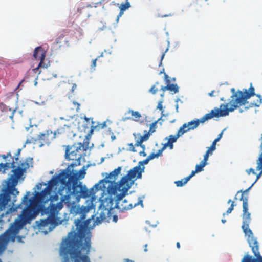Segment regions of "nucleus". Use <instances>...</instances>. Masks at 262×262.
Wrapping results in <instances>:
<instances>
[{
    "label": "nucleus",
    "mask_w": 262,
    "mask_h": 262,
    "mask_svg": "<svg viewBox=\"0 0 262 262\" xmlns=\"http://www.w3.org/2000/svg\"><path fill=\"white\" fill-rule=\"evenodd\" d=\"M220 140V139H218L217 137L214 141L217 143Z\"/></svg>",
    "instance_id": "680f3d73"
},
{
    "label": "nucleus",
    "mask_w": 262,
    "mask_h": 262,
    "mask_svg": "<svg viewBox=\"0 0 262 262\" xmlns=\"http://www.w3.org/2000/svg\"><path fill=\"white\" fill-rule=\"evenodd\" d=\"M64 38L63 34H60L56 39V43L61 45L62 43V40Z\"/></svg>",
    "instance_id": "2f4dec72"
},
{
    "label": "nucleus",
    "mask_w": 262,
    "mask_h": 262,
    "mask_svg": "<svg viewBox=\"0 0 262 262\" xmlns=\"http://www.w3.org/2000/svg\"><path fill=\"white\" fill-rule=\"evenodd\" d=\"M57 123L60 126L54 132V133H56V136L57 134L64 135L67 136H71L74 135L73 122L61 117L60 120L57 121Z\"/></svg>",
    "instance_id": "4468645a"
},
{
    "label": "nucleus",
    "mask_w": 262,
    "mask_h": 262,
    "mask_svg": "<svg viewBox=\"0 0 262 262\" xmlns=\"http://www.w3.org/2000/svg\"><path fill=\"white\" fill-rule=\"evenodd\" d=\"M216 142H215L214 141H213L211 146H213L214 147H216Z\"/></svg>",
    "instance_id": "13d9d810"
},
{
    "label": "nucleus",
    "mask_w": 262,
    "mask_h": 262,
    "mask_svg": "<svg viewBox=\"0 0 262 262\" xmlns=\"http://www.w3.org/2000/svg\"><path fill=\"white\" fill-rule=\"evenodd\" d=\"M251 186L243 191L242 190L238 191L237 194L242 192L240 200L243 201V214H242V228L245 234V236L247 237V240L250 247L254 255L257 254V253H260L259 251V244L256 238L254 237L252 230L249 228V224L251 221V213L248 211V197L247 192L251 188Z\"/></svg>",
    "instance_id": "20e7f679"
},
{
    "label": "nucleus",
    "mask_w": 262,
    "mask_h": 262,
    "mask_svg": "<svg viewBox=\"0 0 262 262\" xmlns=\"http://www.w3.org/2000/svg\"><path fill=\"white\" fill-rule=\"evenodd\" d=\"M143 148V150L140 152V155H142L143 156H146V154L144 152L145 148L144 149L143 148Z\"/></svg>",
    "instance_id": "09e8293b"
},
{
    "label": "nucleus",
    "mask_w": 262,
    "mask_h": 262,
    "mask_svg": "<svg viewBox=\"0 0 262 262\" xmlns=\"http://www.w3.org/2000/svg\"><path fill=\"white\" fill-rule=\"evenodd\" d=\"M149 161V160L147 158H146L145 160L140 161L138 165H140V167L142 165L143 167L144 165L148 164Z\"/></svg>",
    "instance_id": "72a5a7b5"
},
{
    "label": "nucleus",
    "mask_w": 262,
    "mask_h": 262,
    "mask_svg": "<svg viewBox=\"0 0 262 262\" xmlns=\"http://www.w3.org/2000/svg\"><path fill=\"white\" fill-rule=\"evenodd\" d=\"M231 203L230 207L227 209L225 213H224L223 215L225 216L226 214H228L230 213L234 209V207L236 205L234 201H232L231 199H229L228 201V203L229 204Z\"/></svg>",
    "instance_id": "c85d7f7f"
},
{
    "label": "nucleus",
    "mask_w": 262,
    "mask_h": 262,
    "mask_svg": "<svg viewBox=\"0 0 262 262\" xmlns=\"http://www.w3.org/2000/svg\"><path fill=\"white\" fill-rule=\"evenodd\" d=\"M20 151V150L19 149L18 152V154H19Z\"/></svg>",
    "instance_id": "774afa93"
},
{
    "label": "nucleus",
    "mask_w": 262,
    "mask_h": 262,
    "mask_svg": "<svg viewBox=\"0 0 262 262\" xmlns=\"http://www.w3.org/2000/svg\"><path fill=\"white\" fill-rule=\"evenodd\" d=\"M35 75L34 76V85H36L37 84V73H35Z\"/></svg>",
    "instance_id": "49530a36"
},
{
    "label": "nucleus",
    "mask_w": 262,
    "mask_h": 262,
    "mask_svg": "<svg viewBox=\"0 0 262 262\" xmlns=\"http://www.w3.org/2000/svg\"><path fill=\"white\" fill-rule=\"evenodd\" d=\"M60 201L57 204H54L52 202L58 199V196L56 194L54 198L51 199V202L49 206L47 208V213L49 214V216L45 219L40 220L38 226L40 227H45L49 225H56V216L57 215L59 210L63 208V203H65L64 201L62 200V196H60Z\"/></svg>",
    "instance_id": "6e6552de"
},
{
    "label": "nucleus",
    "mask_w": 262,
    "mask_h": 262,
    "mask_svg": "<svg viewBox=\"0 0 262 262\" xmlns=\"http://www.w3.org/2000/svg\"><path fill=\"white\" fill-rule=\"evenodd\" d=\"M107 191L108 194L111 195H116V205L115 207L122 211L131 209L134 207H135L140 204L141 205L143 204V201L142 200H139L138 202L134 203V205H133L132 203H129L126 199L123 200V198L127 194V192H125L124 194L123 191L122 190L121 188L117 189L116 190V192L114 194L109 192V187H108Z\"/></svg>",
    "instance_id": "9d476101"
},
{
    "label": "nucleus",
    "mask_w": 262,
    "mask_h": 262,
    "mask_svg": "<svg viewBox=\"0 0 262 262\" xmlns=\"http://www.w3.org/2000/svg\"><path fill=\"white\" fill-rule=\"evenodd\" d=\"M56 133L51 130H47L44 133H40L37 136L29 135L26 143L28 144H35L37 142L41 143L40 146L45 144L50 143L51 140L55 138Z\"/></svg>",
    "instance_id": "f8f14e48"
},
{
    "label": "nucleus",
    "mask_w": 262,
    "mask_h": 262,
    "mask_svg": "<svg viewBox=\"0 0 262 262\" xmlns=\"http://www.w3.org/2000/svg\"><path fill=\"white\" fill-rule=\"evenodd\" d=\"M254 257L246 254L241 260V262H262V256L260 253L254 255Z\"/></svg>",
    "instance_id": "f3484780"
},
{
    "label": "nucleus",
    "mask_w": 262,
    "mask_h": 262,
    "mask_svg": "<svg viewBox=\"0 0 262 262\" xmlns=\"http://www.w3.org/2000/svg\"><path fill=\"white\" fill-rule=\"evenodd\" d=\"M168 139V141L167 143L163 144L162 149L164 150L167 147H169L170 149H173V143L176 142L177 141V139L179 137H177V136L170 135L169 136Z\"/></svg>",
    "instance_id": "a211bd4d"
},
{
    "label": "nucleus",
    "mask_w": 262,
    "mask_h": 262,
    "mask_svg": "<svg viewBox=\"0 0 262 262\" xmlns=\"http://www.w3.org/2000/svg\"><path fill=\"white\" fill-rule=\"evenodd\" d=\"M130 6V3L128 2H126L125 4H121L120 7V15H121V14L123 12V11L128 9Z\"/></svg>",
    "instance_id": "c756f323"
},
{
    "label": "nucleus",
    "mask_w": 262,
    "mask_h": 262,
    "mask_svg": "<svg viewBox=\"0 0 262 262\" xmlns=\"http://www.w3.org/2000/svg\"><path fill=\"white\" fill-rule=\"evenodd\" d=\"M96 61H97V58L92 60L91 66V68L92 70H95V68L96 66Z\"/></svg>",
    "instance_id": "4c0bfd02"
},
{
    "label": "nucleus",
    "mask_w": 262,
    "mask_h": 262,
    "mask_svg": "<svg viewBox=\"0 0 262 262\" xmlns=\"http://www.w3.org/2000/svg\"><path fill=\"white\" fill-rule=\"evenodd\" d=\"M216 149V147H214L213 146H210V147H209L207 150L206 151H209V154L211 155L212 154V152L213 151H214Z\"/></svg>",
    "instance_id": "58836bf2"
},
{
    "label": "nucleus",
    "mask_w": 262,
    "mask_h": 262,
    "mask_svg": "<svg viewBox=\"0 0 262 262\" xmlns=\"http://www.w3.org/2000/svg\"><path fill=\"white\" fill-rule=\"evenodd\" d=\"M168 76L165 73V80L166 83H168V90L173 92L174 93H177L179 92V87L176 84H170V80L168 79Z\"/></svg>",
    "instance_id": "aec40b11"
},
{
    "label": "nucleus",
    "mask_w": 262,
    "mask_h": 262,
    "mask_svg": "<svg viewBox=\"0 0 262 262\" xmlns=\"http://www.w3.org/2000/svg\"><path fill=\"white\" fill-rule=\"evenodd\" d=\"M210 155L209 154V151H206L205 155H204V159L202 161L203 162H204L206 164H207V161L208 160V158Z\"/></svg>",
    "instance_id": "473e14b6"
},
{
    "label": "nucleus",
    "mask_w": 262,
    "mask_h": 262,
    "mask_svg": "<svg viewBox=\"0 0 262 262\" xmlns=\"http://www.w3.org/2000/svg\"><path fill=\"white\" fill-rule=\"evenodd\" d=\"M30 194L29 191L27 192L21 203L16 207L11 208L13 209V211H14L17 208H22L23 204L26 205L18 217L10 224L9 228L0 235V254L5 250L10 241H15L20 230L35 217L39 206L47 202L50 195V193L45 189L40 192H36L31 199H29Z\"/></svg>",
    "instance_id": "f03ea898"
},
{
    "label": "nucleus",
    "mask_w": 262,
    "mask_h": 262,
    "mask_svg": "<svg viewBox=\"0 0 262 262\" xmlns=\"http://www.w3.org/2000/svg\"><path fill=\"white\" fill-rule=\"evenodd\" d=\"M150 135L149 132L145 130L144 131V134L143 136H141L140 138L136 141L135 145L137 147L141 146L142 148H145V146L142 145V143L147 140Z\"/></svg>",
    "instance_id": "6ab92c4d"
},
{
    "label": "nucleus",
    "mask_w": 262,
    "mask_h": 262,
    "mask_svg": "<svg viewBox=\"0 0 262 262\" xmlns=\"http://www.w3.org/2000/svg\"><path fill=\"white\" fill-rule=\"evenodd\" d=\"M176 246L177 248L180 249V244L179 242H178L176 244Z\"/></svg>",
    "instance_id": "bf43d9fd"
},
{
    "label": "nucleus",
    "mask_w": 262,
    "mask_h": 262,
    "mask_svg": "<svg viewBox=\"0 0 262 262\" xmlns=\"http://www.w3.org/2000/svg\"><path fill=\"white\" fill-rule=\"evenodd\" d=\"M237 194H236V195H235V197H234V199H235V200H236V199H237V198H236V195H237Z\"/></svg>",
    "instance_id": "0e129e2a"
},
{
    "label": "nucleus",
    "mask_w": 262,
    "mask_h": 262,
    "mask_svg": "<svg viewBox=\"0 0 262 262\" xmlns=\"http://www.w3.org/2000/svg\"><path fill=\"white\" fill-rule=\"evenodd\" d=\"M68 168L63 170L57 176H53L45 189L51 194L53 188L58 183L60 186L58 193L62 196V200L69 209L70 214L79 217L75 220L77 232L72 231L63 241L60 247L59 254L61 262H91L88 256L91 248V238L86 237L88 226L91 219L85 220L90 208L87 206L76 204L73 194L76 193L78 186L74 176L70 177Z\"/></svg>",
    "instance_id": "f257e3e1"
},
{
    "label": "nucleus",
    "mask_w": 262,
    "mask_h": 262,
    "mask_svg": "<svg viewBox=\"0 0 262 262\" xmlns=\"http://www.w3.org/2000/svg\"><path fill=\"white\" fill-rule=\"evenodd\" d=\"M2 157L3 159H6L7 158H8V157H11V155L10 152L9 153H7V155H3L2 156Z\"/></svg>",
    "instance_id": "c03bdc74"
},
{
    "label": "nucleus",
    "mask_w": 262,
    "mask_h": 262,
    "mask_svg": "<svg viewBox=\"0 0 262 262\" xmlns=\"http://www.w3.org/2000/svg\"><path fill=\"white\" fill-rule=\"evenodd\" d=\"M157 122H158V121H156L152 122L150 124V128H149V130L148 131V132H149V133L151 134V133H152L154 132H155V129H156V128Z\"/></svg>",
    "instance_id": "7c9ffc66"
},
{
    "label": "nucleus",
    "mask_w": 262,
    "mask_h": 262,
    "mask_svg": "<svg viewBox=\"0 0 262 262\" xmlns=\"http://www.w3.org/2000/svg\"><path fill=\"white\" fill-rule=\"evenodd\" d=\"M129 146V150L132 152H135L136 151V150L135 148V146H136L135 145H133V143H129L128 144Z\"/></svg>",
    "instance_id": "e433bc0d"
},
{
    "label": "nucleus",
    "mask_w": 262,
    "mask_h": 262,
    "mask_svg": "<svg viewBox=\"0 0 262 262\" xmlns=\"http://www.w3.org/2000/svg\"><path fill=\"white\" fill-rule=\"evenodd\" d=\"M106 127V123L105 121L102 123H98L97 125L92 124L91 126L90 133H92L94 131H99L100 130Z\"/></svg>",
    "instance_id": "412c9836"
},
{
    "label": "nucleus",
    "mask_w": 262,
    "mask_h": 262,
    "mask_svg": "<svg viewBox=\"0 0 262 262\" xmlns=\"http://www.w3.org/2000/svg\"><path fill=\"white\" fill-rule=\"evenodd\" d=\"M191 178L190 176H188V177L185 178L184 179H182L181 180H179L175 182V184L178 187H181L186 184L187 182Z\"/></svg>",
    "instance_id": "b1692460"
},
{
    "label": "nucleus",
    "mask_w": 262,
    "mask_h": 262,
    "mask_svg": "<svg viewBox=\"0 0 262 262\" xmlns=\"http://www.w3.org/2000/svg\"><path fill=\"white\" fill-rule=\"evenodd\" d=\"M147 246H148V245H147V244H145V245H144V251L145 252H147V251H148L147 248Z\"/></svg>",
    "instance_id": "6e6d98bb"
},
{
    "label": "nucleus",
    "mask_w": 262,
    "mask_h": 262,
    "mask_svg": "<svg viewBox=\"0 0 262 262\" xmlns=\"http://www.w3.org/2000/svg\"><path fill=\"white\" fill-rule=\"evenodd\" d=\"M162 73H164L165 74V73H164V69H163L160 72L159 74Z\"/></svg>",
    "instance_id": "052dcab7"
},
{
    "label": "nucleus",
    "mask_w": 262,
    "mask_h": 262,
    "mask_svg": "<svg viewBox=\"0 0 262 262\" xmlns=\"http://www.w3.org/2000/svg\"><path fill=\"white\" fill-rule=\"evenodd\" d=\"M226 220L225 219H222V222L223 223H226Z\"/></svg>",
    "instance_id": "e2e57ef3"
},
{
    "label": "nucleus",
    "mask_w": 262,
    "mask_h": 262,
    "mask_svg": "<svg viewBox=\"0 0 262 262\" xmlns=\"http://www.w3.org/2000/svg\"><path fill=\"white\" fill-rule=\"evenodd\" d=\"M95 189V190L96 191H98L99 189H101V186L100 185V183H97L93 187V188L92 189V190L93 189Z\"/></svg>",
    "instance_id": "ea45409f"
},
{
    "label": "nucleus",
    "mask_w": 262,
    "mask_h": 262,
    "mask_svg": "<svg viewBox=\"0 0 262 262\" xmlns=\"http://www.w3.org/2000/svg\"><path fill=\"white\" fill-rule=\"evenodd\" d=\"M122 167L121 166L118 167L116 169L111 172L102 181L110 183L108 186L110 187L111 185L116 183L114 181L120 173Z\"/></svg>",
    "instance_id": "2eb2a0df"
},
{
    "label": "nucleus",
    "mask_w": 262,
    "mask_h": 262,
    "mask_svg": "<svg viewBox=\"0 0 262 262\" xmlns=\"http://www.w3.org/2000/svg\"><path fill=\"white\" fill-rule=\"evenodd\" d=\"M73 104L74 105V106L76 107V111L79 112V110L80 109V104L79 103H78L76 101H73Z\"/></svg>",
    "instance_id": "c9c22d12"
},
{
    "label": "nucleus",
    "mask_w": 262,
    "mask_h": 262,
    "mask_svg": "<svg viewBox=\"0 0 262 262\" xmlns=\"http://www.w3.org/2000/svg\"><path fill=\"white\" fill-rule=\"evenodd\" d=\"M207 164L205 163L204 162H203L201 161L199 164H198L195 166V170H193L190 176L191 177V178L195 175L196 173L201 172L204 170V167L205 166H206Z\"/></svg>",
    "instance_id": "5701e85b"
},
{
    "label": "nucleus",
    "mask_w": 262,
    "mask_h": 262,
    "mask_svg": "<svg viewBox=\"0 0 262 262\" xmlns=\"http://www.w3.org/2000/svg\"><path fill=\"white\" fill-rule=\"evenodd\" d=\"M200 123L201 122L199 119L192 120L188 123H186V128L189 130L194 129L199 125Z\"/></svg>",
    "instance_id": "4be33fe9"
},
{
    "label": "nucleus",
    "mask_w": 262,
    "mask_h": 262,
    "mask_svg": "<svg viewBox=\"0 0 262 262\" xmlns=\"http://www.w3.org/2000/svg\"><path fill=\"white\" fill-rule=\"evenodd\" d=\"M15 161L14 160L11 163H0V172H2L3 173H5L6 171L7 170H8L10 167L13 168V170H12V173L10 174V176L8 178L6 182V186L5 187H7V181H8L9 178L11 177V175L13 174L14 172V171L16 169H18L19 171H22L23 173L21 176L20 177V178L18 179V181L20 180L22 176L24 174V173L26 171L27 169L29 168V164L27 162H24L21 163L20 164H18V166H17L15 164L18 163V161H19V159L18 157H16L15 158Z\"/></svg>",
    "instance_id": "9b49d317"
},
{
    "label": "nucleus",
    "mask_w": 262,
    "mask_h": 262,
    "mask_svg": "<svg viewBox=\"0 0 262 262\" xmlns=\"http://www.w3.org/2000/svg\"><path fill=\"white\" fill-rule=\"evenodd\" d=\"M124 262H134L133 260H130L128 258H125L124 259Z\"/></svg>",
    "instance_id": "864d4df0"
},
{
    "label": "nucleus",
    "mask_w": 262,
    "mask_h": 262,
    "mask_svg": "<svg viewBox=\"0 0 262 262\" xmlns=\"http://www.w3.org/2000/svg\"><path fill=\"white\" fill-rule=\"evenodd\" d=\"M83 119L85 121V123L84 124V128H91L92 124H95V122L93 121V118H88L86 116L83 117Z\"/></svg>",
    "instance_id": "393cba45"
},
{
    "label": "nucleus",
    "mask_w": 262,
    "mask_h": 262,
    "mask_svg": "<svg viewBox=\"0 0 262 262\" xmlns=\"http://www.w3.org/2000/svg\"><path fill=\"white\" fill-rule=\"evenodd\" d=\"M214 92L215 91L214 90L212 91L211 92L208 93V95L210 97H213L214 96L213 93H214Z\"/></svg>",
    "instance_id": "3c124183"
},
{
    "label": "nucleus",
    "mask_w": 262,
    "mask_h": 262,
    "mask_svg": "<svg viewBox=\"0 0 262 262\" xmlns=\"http://www.w3.org/2000/svg\"><path fill=\"white\" fill-rule=\"evenodd\" d=\"M6 110H9L10 112H11V114L9 116V117L11 118V119H13V115H14V114L15 112V110L13 109V110H11V108H8V107H6L5 108Z\"/></svg>",
    "instance_id": "f704fd0d"
},
{
    "label": "nucleus",
    "mask_w": 262,
    "mask_h": 262,
    "mask_svg": "<svg viewBox=\"0 0 262 262\" xmlns=\"http://www.w3.org/2000/svg\"><path fill=\"white\" fill-rule=\"evenodd\" d=\"M77 88V85L75 83L73 84L71 91L72 92H73L75 89H76Z\"/></svg>",
    "instance_id": "8fccbe9b"
},
{
    "label": "nucleus",
    "mask_w": 262,
    "mask_h": 262,
    "mask_svg": "<svg viewBox=\"0 0 262 262\" xmlns=\"http://www.w3.org/2000/svg\"><path fill=\"white\" fill-rule=\"evenodd\" d=\"M26 78V77H25L24 79H23L19 82L17 87L16 88V90L18 89V88L21 85V83L25 80Z\"/></svg>",
    "instance_id": "de8ad7c7"
},
{
    "label": "nucleus",
    "mask_w": 262,
    "mask_h": 262,
    "mask_svg": "<svg viewBox=\"0 0 262 262\" xmlns=\"http://www.w3.org/2000/svg\"><path fill=\"white\" fill-rule=\"evenodd\" d=\"M222 135H223V131L218 135V137H217L218 139H221V138L222 137Z\"/></svg>",
    "instance_id": "4d7b16f0"
},
{
    "label": "nucleus",
    "mask_w": 262,
    "mask_h": 262,
    "mask_svg": "<svg viewBox=\"0 0 262 262\" xmlns=\"http://www.w3.org/2000/svg\"><path fill=\"white\" fill-rule=\"evenodd\" d=\"M255 95L254 88L252 85L249 88V91L247 89H245L243 92L238 91L232 96V99L230 102V107L229 108H228V103L222 104L220 105V108L216 107L212 110L209 113L205 114L202 117L200 121L201 123H204L213 117L226 116L229 114V112H233L242 104H244L246 103V99Z\"/></svg>",
    "instance_id": "7ed1b4c3"
},
{
    "label": "nucleus",
    "mask_w": 262,
    "mask_h": 262,
    "mask_svg": "<svg viewBox=\"0 0 262 262\" xmlns=\"http://www.w3.org/2000/svg\"><path fill=\"white\" fill-rule=\"evenodd\" d=\"M167 85L165 86H162L161 88V90L163 91V92H165L166 90H168V83H166Z\"/></svg>",
    "instance_id": "a18cd8bd"
},
{
    "label": "nucleus",
    "mask_w": 262,
    "mask_h": 262,
    "mask_svg": "<svg viewBox=\"0 0 262 262\" xmlns=\"http://www.w3.org/2000/svg\"><path fill=\"white\" fill-rule=\"evenodd\" d=\"M163 151V150L161 148L160 149H159L156 153H155V152L151 153L147 158L150 161V160L154 159L155 158H157L159 156H160L162 154Z\"/></svg>",
    "instance_id": "bb28decb"
},
{
    "label": "nucleus",
    "mask_w": 262,
    "mask_h": 262,
    "mask_svg": "<svg viewBox=\"0 0 262 262\" xmlns=\"http://www.w3.org/2000/svg\"><path fill=\"white\" fill-rule=\"evenodd\" d=\"M231 91H232V92H234V88H232V89H231Z\"/></svg>",
    "instance_id": "69168bd1"
},
{
    "label": "nucleus",
    "mask_w": 262,
    "mask_h": 262,
    "mask_svg": "<svg viewBox=\"0 0 262 262\" xmlns=\"http://www.w3.org/2000/svg\"><path fill=\"white\" fill-rule=\"evenodd\" d=\"M158 91L157 88H155V85H153L149 90V92L153 94H155Z\"/></svg>",
    "instance_id": "a19ab883"
},
{
    "label": "nucleus",
    "mask_w": 262,
    "mask_h": 262,
    "mask_svg": "<svg viewBox=\"0 0 262 262\" xmlns=\"http://www.w3.org/2000/svg\"><path fill=\"white\" fill-rule=\"evenodd\" d=\"M127 113L130 114L131 115L134 117V120L136 121L139 120L141 117V114L138 111L129 110Z\"/></svg>",
    "instance_id": "cd10ccee"
},
{
    "label": "nucleus",
    "mask_w": 262,
    "mask_h": 262,
    "mask_svg": "<svg viewBox=\"0 0 262 262\" xmlns=\"http://www.w3.org/2000/svg\"><path fill=\"white\" fill-rule=\"evenodd\" d=\"M117 220H118V216L117 215H114L113 218V221L115 222H116L117 221Z\"/></svg>",
    "instance_id": "603ef678"
},
{
    "label": "nucleus",
    "mask_w": 262,
    "mask_h": 262,
    "mask_svg": "<svg viewBox=\"0 0 262 262\" xmlns=\"http://www.w3.org/2000/svg\"><path fill=\"white\" fill-rule=\"evenodd\" d=\"M84 143H77L72 146H66L65 158L68 160L73 161L70 165L76 166L80 165L83 152L86 150L88 145L84 146Z\"/></svg>",
    "instance_id": "1a4fd4ad"
},
{
    "label": "nucleus",
    "mask_w": 262,
    "mask_h": 262,
    "mask_svg": "<svg viewBox=\"0 0 262 262\" xmlns=\"http://www.w3.org/2000/svg\"><path fill=\"white\" fill-rule=\"evenodd\" d=\"M167 50H168V48H167L165 50L164 52L162 53V54L161 55V60H160V62L159 63V66H160L162 64V60L163 59V58L164 57L165 53L167 52Z\"/></svg>",
    "instance_id": "37998d69"
},
{
    "label": "nucleus",
    "mask_w": 262,
    "mask_h": 262,
    "mask_svg": "<svg viewBox=\"0 0 262 262\" xmlns=\"http://www.w3.org/2000/svg\"><path fill=\"white\" fill-rule=\"evenodd\" d=\"M64 41L65 42H66V43H67V42H68V40H64Z\"/></svg>",
    "instance_id": "338daca9"
},
{
    "label": "nucleus",
    "mask_w": 262,
    "mask_h": 262,
    "mask_svg": "<svg viewBox=\"0 0 262 262\" xmlns=\"http://www.w3.org/2000/svg\"><path fill=\"white\" fill-rule=\"evenodd\" d=\"M74 167V166H72L71 165H69L66 168H68L70 170L71 172L70 177L74 176V178L76 180V184L78 186V187L76 189L77 192L76 193L73 194L76 204H78L81 198L85 199L89 197L91 195V193L86 188V186L82 185V182L79 181V179H83L86 174L84 167H83L78 172L73 170V168ZM70 177L69 176L68 179H69Z\"/></svg>",
    "instance_id": "0eeeda50"
},
{
    "label": "nucleus",
    "mask_w": 262,
    "mask_h": 262,
    "mask_svg": "<svg viewBox=\"0 0 262 262\" xmlns=\"http://www.w3.org/2000/svg\"><path fill=\"white\" fill-rule=\"evenodd\" d=\"M14 173L9 178L7 183V187L2 188L0 193V211L4 210L9 202H11L13 205L16 201V196L19 191L16 188L18 184V179L22 174V171L18 169L14 171Z\"/></svg>",
    "instance_id": "39448f33"
},
{
    "label": "nucleus",
    "mask_w": 262,
    "mask_h": 262,
    "mask_svg": "<svg viewBox=\"0 0 262 262\" xmlns=\"http://www.w3.org/2000/svg\"><path fill=\"white\" fill-rule=\"evenodd\" d=\"M246 172L248 174H250L251 172H252L253 174H256V172L255 171V170L252 168L246 170Z\"/></svg>",
    "instance_id": "79ce46f5"
},
{
    "label": "nucleus",
    "mask_w": 262,
    "mask_h": 262,
    "mask_svg": "<svg viewBox=\"0 0 262 262\" xmlns=\"http://www.w3.org/2000/svg\"><path fill=\"white\" fill-rule=\"evenodd\" d=\"M186 123H184L178 130L176 135L177 136V137H180V136H182L185 133L189 131V130H187V128H186Z\"/></svg>",
    "instance_id": "a878e982"
},
{
    "label": "nucleus",
    "mask_w": 262,
    "mask_h": 262,
    "mask_svg": "<svg viewBox=\"0 0 262 262\" xmlns=\"http://www.w3.org/2000/svg\"><path fill=\"white\" fill-rule=\"evenodd\" d=\"M249 98H248L249 99ZM247 99H246V103L244 104H242V105L245 106V108L246 109H248L249 107H258L262 103V99L261 98L260 95H256V98L254 100H253L252 101L250 102L249 103L247 101Z\"/></svg>",
    "instance_id": "dca6fc26"
},
{
    "label": "nucleus",
    "mask_w": 262,
    "mask_h": 262,
    "mask_svg": "<svg viewBox=\"0 0 262 262\" xmlns=\"http://www.w3.org/2000/svg\"><path fill=\"white\" fill-rule=\"evenodd\" d=\"M157 108L160 109V110H162L163 108L162 104L161 103H159Z\"/></svg>",
    "instance_id": "5fc2aeb1"
},
{
    "label": "nucleus",
    "mask_w": 262,
    "mask_h": 262,
    "mask_svg": "<svg viewBox=\"0 0 262 262\" xmlns=\"http://www.w3.org/2000/svg\"><path fill=\"white\" fill-rule=\"evenodd\" d=\"M46 55V52L41 47H38L35 49L33 53V57L35 59L39 60L40 62L37 67L28 71L29 74L32 73H37V74H39L41 72L39 70V68H48L49 66V62H48V63H46L44 62Z\"/></svg>",
    "instance_id": "ddd939ff"
},
{
    "label": "nucleus",
    "mask_w": 262,
    "mask_h": 262,
    "mask_svg": "<svg viewBox=\"0 0 262 262\" xmlns=\"http://www.w3.org/2000/svg\"><path fill=\"white\" fill-rule=\"evenodd\" d=\"M144 169V166L141 168L140 165L133 167L128 171L125 176L121 178L119 183H115L110 186L109 192L114 194L116 192L117 189L121 188L124 194L127 192L134 181L137 179L141 178Z\"/></svg>",
    "instance_id": "423d86ee"
}]
</instances>
